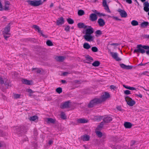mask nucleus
<instances>
[{
  "mask_svg": "<svg viewBox=\"0 0 149 149\" xmlns=\"http://www.w3.org/2000/svg\"><path fill=\"white\" fill-rule=\"evenodd\" d=\"M126 1L127 3L130 4L132 3V0H125Z\"/></svg>",
  "mask_w": 149,
  "mask_h": 149,
  "instance_id": "61",
  "label": "nucleus"
},
{
  "mask_svg": "<svg viewBox=\"0 0 149 149\" xmlns=\"http://www.w3.org/2000/svg\"><path fill=\"white\" fill-rule=\"evenodd\" d=\"M38 32L40 34V35L43 37L47 38L48 36L47 35H45L44 34H43L42 33V31L40 30V29L38 31Z\"/></svg>",
  "mask_w": 149,
  "mask_h": 149,
  "instance_id": "39",
  "label": "nucleus"
},
{
  "mask_svg": "<svg viewBox=\"0 0 149 149\" xmlns=\"http://www.w3.org/2000/svg\"><path fill=\"white\" fill-rule=\"evenodd\" d=\"M18 77V74L16 72H13L12 73V78H13L14 79H15L17 77Z\"/></svg>",
  "mask_w": 149,
  "mask_h": 149,
  "instance_id": "33",
  "label": "nucleus"
},
{
  "mask_svg": "<svg viewBox=\"0 0 149 149\" xmlns=\"http://www.w3.org/2000/svg\"><path fill=\"white\" fill-rule=\"evenodd\" d=\"M3 6L1 3V2L0 1V11H3Z\"/></svg>",
  "mask_w": 149,
  "mask_h": 149,
  "instance_id": "56",
  "label": "nucleus"
},
{
  "mask_svg": "<svg viewBox=\"0 0 149 149\" xmlns=\"http://www.w3.org/2000/svg\"><path fill=\"white\" fill-rule=\"evenodd\" d=\"M33 134L35 136H36L38 135L37 131L35 130L33 131Z\"/></svg>",
  "mask_w": 149,
  "mask_h": 149,
  "instance_id": "57",
  "label": "nucleus"
},
{
  "mask_svg": "<svg viewBox=\"0 0 149 149\" xmlns=\"http://www.w3.org/2000/svg\"><path fill=\"white\" fill-rule=\"evenodd\" d=\"M97 15V16H98L100 17H101L102 16H106V15L105 14L103 13H100L99 12H98Z\"/></svg>",
  "mask_w": 149,
  "mask_h": 149,
  "instance_id": "44",
  "label": "nucleus"
},
{
  "mask_svg": "<svg viewBox=\"0 0 149 149\" xmlns=\"http://www.w3.org/2000/svg\"><path fill=\"white\" fill-rule=\"evenodd\" d=\"M97 18V15L95 13H91L89 16L90 20L92 22L95 21Z\"/></svg>",
  "mask_w": 149,
  "mask_h": 149,
  "instance_id": "13",
  "label": "nucleus"
},
{
  "mask_svg": "<svg viewBox=\"0 0 149 149\" xmlns=\"http://www.w3.org/2000/svg\"><path fill=\"white\" fill-rule=\"evenodd\" d=\"M123 86L126 89H129V90H132V91H133V90H136V88H135L134 87H130V86H126V85H123Z\"/></svg>",
  "mask_w": 149,
  "mask_h": 149,
  "instance_id": "27",
  "label": "nucleus"
},
{
  "mask_svg": "<svg viewBox=\"0 0 149 149\" xmlns=\"http://www.w3.org/2000/svg\"><path fill=\"white\" fill-rule=\"evenodd\" d=\"M102 116H95V119L98 121H100L102 119Z\"/></svg>",
  "mask_w": 149,
  "mask_h": 149,
  "instance_id": "41",
  "label": "nucleus"
},
{
  "mask_svg": "<svg viewBox=\"0 0 149 149\" xmlns=\"http://www.w3.org/2000/svg\"><path fill=\"white\" fill-rule=\"evenodd\" d=\"M117 11L119 13L122 17H127V13L124 10H122L119 8L117 10Z\"/></svg>",
  "mask_w": 149,
  "mask_h": 149,
  "instance_id": "8",
  "label": "nucleus"
},
{
  "mask_svg": "<svg viewBox=\"0 0 149 149\" xmlns=\"http://www.w3.org/2000/svg\"><path fill=\"white\" fill-rule=\"evenodd\" d=\"M29 119L31 121H35L36 120L38 119V117L37 116L35 115L31 116Z\"/></svg>",
  "mask_w": 149,
  "mask_h": 149,
  "instance_id": "29",
  "label": "nucleus"
},
{
  "mask_svg": "<svg viewBox=\"0 0 149 149\" xmlns=\"http://www.w3.org/2000/svg\"><path fill=\"white\" fill-rule=\"evenodd\" d=\"M112 120V118L111 117L107 116L104 117L103 119V120L104 123H108L110 122Z\"/></svg>",
  "mask_w": 149,
  "mask_h": 149,
  "instance_id": "17",
  "label": "nucleus"
},
{
  "mask_svg": "<svg viewBox=\"0 0 149 149\" xmlns=\"http://www.w3.org/2000/svg\"><path fill=\"white\" fill-rule=\"evenodd\" d=\"M136 48L137 49H135L134 51V53L143 54L146 53L147 55H149V45L139 44L137 45Z\"/></svg>",
  "mask_w": 149,
  "mask_h": 149,
  "instance_id": "3",
  "label": "nucleus"
},
{
  "mask_svg": "<svg viewBox=\"0 0 149 149\" xmlns=\"http://www.w3.org/2000/svg\"><path fill=\"white\" fill-rule=\"evenodd\" d=\"M95 33L96 34L95 36L97 37L101 35L102 34V33L101 30H98L95 31Z\"/></svg>",
  "mask_w": 149,
  "mask_h": 149,
  "instance_id": "32",
  "label": "nucleus"
},
{
  "mask_svg": "<svg viewBox=\"0 0 149 149\" xmlns=\"http://www.w3.org/2000/svg\"><path fill=\"white\" fill-rule=\"evenodd\" d=\"M112 18L113 19H115L116 20H119V21H121V19H119L118 17L116 16H112Z\"/></svg>",
  "mask_w": 149,
  "mask_h": 149,
  "instance_id": "54",
  "label": "nucleus"
},
{
  "mask_svg": "<svg viewBox=\"0 0 149 149\" xmlns=\"http://www.w3.org/2000/svg\"><path fill=\"white\" fill-rule=\"evenodd\" d=\"M15 132L19 136H24V141H26L28 139L26 136L24 135L27 131V129L24 126L16 127L15 130Z\"/></svg>",
  "mask_w": 149,
  "mask_h": 149,
  "instance_id": "4",
  "label": "nucleus"
},
{
  "mask_svg": "<svg viewBox=\"0 0 149 149\" xmlns=\"http://www.w3.org/2000/svg\"><path fill=\"white\" fill-rule=\"evenodd\" d=\"M144 6L149 7V3L148 1H145L143 3Z\"/></svg>",
  "mask_w": 149,
  "mask_h": 149,
  "instance_id": "51",
  "label": "nucleus"
},
{
  "mask_svg": "<svg viewBox=\"0 0 149 149\" xmlns=\"http://www.w3.org/2000/svg\"><path fill=\"white\" fill-rule=\"evenodd\" d=\"M70 103L71 102L69 100L65 102L62 105L61 104L60 107L62 109L70 108Z\"/></svg>",
  "mask_w": 149,
  "mask_h": 149,
  "instance_id": "10",
  "label": "nucleus"
},
{
  "mask_svg": "<svg viewBox=\"0 0 149 149\" xmlns=\"http://www.w3.org/2000/svg\"><path fill=\"white\" fill-rule=\"evenodd\" d=\"M85 14L84 11L82 10H79L78 12V14L79 16H82Z\"/></svg>",
  "mask_w": 149,
  "mask_h": 149,
  "instance_id": "34",
  "label": "nucleus"
},
{
  "mask_svg": "<svg viewBox=\"0 0 149 149\" xmlns=\"http://www.w3.org/2000/svg\"><path fill=\"white\" fill-rule=\"evenodd\" d=\"M65 22L64 18L63 17H61L56 20V25H62L64 24Z\"/></svg>",
  "mask_w": 149,
  "mask_h": 149,
  "instance_id": "12",
  "label": "nucleus"
},
{
  "mask_svg": "<svg viewBox=\"0 0 149 149\" xmlns=\"http://www.w3.org/2000/svg\"><path fill=\"white\" fill-rule=\"evenodd\" d=\"M26 91L27 92H28L30 93L29 96H30L31 95L30 94L34 92L30 88H28L26 89Z\"/></svg>",
  "mask_w": 149,
  "mask_h": 149,
  "instance_id": "45",
  "label": "nucleus"
},
{
  "mask_svg": "<svg viewBox=\"0 0 149 149\" xmlns=\"http://www.w3.org/2000/svg\"><path fill=\"white\" fill-rule=\"evenodd\" d=\"M97 23L100 26L102 27L105 25V22L103 19L100 18L98 20Z\"/></svg>",
  "mask_w": 149,
  "mask_h": 149,
  "instance_id": "16",
  "label": "nucleus"
},
{
  "mask_svg": "<svg viewBox=\"0 0 149 149\" xmlns=\"http://www.w3.org/2000/svg\"><path fill=\"white\" fill-rule=\"evenodd\" d=\"M56 120L55 119H54L52 118H47V123L48 124H55V123Z\"/></svg>",
  "mask_w": 149,
  "mask_h": 149,
  "instance_id": "19",
  "label": "nucleus"
},
{
  "mask_svg": "<svg viewBox=\"0 0 149 149\" xmlns=\"http://www.w3.org/2000/svg\"><path fill=\"white\" fill-rule=\"evenodd\" d=\"M5 5L6 6L7 5H10V3L9 1H5L4 2Z\"/></svg>",
  "mask_w": 149,
  "mask_h": 149,
  "instance_id": "55",
  "label": "nucleus"
},
{
  "mask_svg": "<svg viewBox=\"0 0 149 149\" xmlns=\"http://www.w3.org/2000/svg\"><path fill=\"white\" fill-rule=\"evenodd\" d=\"M32 27L34 28L36 31H38L40 29V27L36 25H32Z\"/></svg>",
  "mask_w": 149,
  "mask_h": 149,
  "instance_id": "43",
  "label": "nucleus"
},
{
  "mask_svg": "<svg viewBox=\"0 0 149 149\" xmlns=\"http://www.w3.org/2000/svg\"><path fill=\"white\" fill-rule=\"evenodd\" d=\"M100 64V62L99 61H95L92 63V65L93 66L96 67L99 66Z\"/></svg>",
  "mask_w": 149,
  "mask_h": 149,
  "instance_id": "26",
  "label": "nucleus"
},
{
  "mask_svg": "<svg viewBox=\"0 0 149 149\" xmlns=\"http://www.w3.org/2000/svg\"><path fill=\"white\" fill-rule=\"evenodd\" d=\"M96 135L99 137H101L102 136V133L100 131V130L95 131Z\"/></svg>",
  "mask_w": 149,
  "mask_h": 149,
  "instance_id": "31",
  "label": "nucleus"
},
{
  "mask_svg": "<svg viewBox=\"0 0 149 149\" xmlns=\"http://www.w3.org/2000/svg\"><path fill=\"white\" fill-rule=\"evenodd\" d=\"M84 48L86 49H88L91 47V45L87 42H85L83 45Z\"/></svg>",
  "mask_w": 149,
  "mask_h": 149,
  "instance_id": "24",
  "label": "nucleus"
},
{
  "mask_svg": "<svg viewBox=\"0 0 149 149\" xmlns=\"http://www.w3.org/2000/svg\"><path fill=\"white\" fill-rule=\"evenodd\" d=\"M131 24L133 26H136L139 25L138 22L134 20H133L131 22Z\"/></svg>",
  "mask_w": 149,
  "mask_h": 149,
  "instance_id": "35",
  "label": "nucleus"
},
{
  "mask_svg": "<svg viewBox=\"0 0 149 149\" xmlns=\"http://www.w3.org/2000/svg\"><path fill=\"white\" fill-rule=\"evenodd\" d=\"M149 73L148 72V71H145V72H143V73H140L139 74V75H147V76H148V75L146 73Z\"/></svg>",
  "mask_w": 149,
  "mask_h": 149,
  "instance_id": "53",
  "label": "nucleus"
},
{
  "mask_svg": "<svg viewBox=\"0 0 149 149\" xmlns=\"http://www.w3.org/2000/svg\"><path fill=\"white\" fill-rule=\"evenodd\" d=\"M47 45L48 46H52L53 45L52 42L50 40H48L46 41Z\"/></svg>",
  "mask_w": 149,
  "mask_h": 149,
  "instance_id": "40",
  "label": "nucleus"
},
{
  "mask_svg": "<svg viewBox=\"0 0 149 149\" xmlns=\"http://www.w3.org/2000/svg\"><path fill=\"white\" fill-rule=\"evenodd\" d=\"M13 24L11 22L9 23L6 27L4 28V31H3V35L6 34V35H10L8 33L10 31V25Z\"/></svg>",
  "mask_w": 149,
  "mask_h": 149,
  "instance_id": "7",
  "label": "nucleus"
},
{
  "mask_svg": "<svg viewBox=\"0 0 149 149\" xmlns=\"http://www.w3.org/2000/svg\"><path fill=\"white\" fill-rule=\"evenodd\" d=\"M3 10H9V6H7L5 5L4 8Z\"/></svg>",
  "mask_w": 149,
  "mask_h": 149,
  "instance_id": "60",
  "label": "nucleus"
},
{
  "mask_svg": "<svg viewBox=\"0 0 149 149\" xmlns=\"http://www.w3.org/2000/svg\"><path fill=\"white\" fill-rule=\"evenodd\" d=\"M132 125V123L128 122H125L124 123V126L126 128H130Z\"/></svg>",
  "mask_w": 149,
  "mask_h": 149,
  "instance_id": "18",
  "label": "nucleus"
},
{
  "mask_svg": "<svg viewBox=\"0 0 149 149\" xmlns=\"http://www.w3.org/2000/svg\"><path fill=\"white\" fill-rule=\"evenodd\" d=\"M38 32L40 34V35L43 37L47 38L48 36L47 35H45L44 34H43L42 33V31L40 30V29L38 31Z\"/></svg>",
  "mask_w": 149,
  "mask_h": 149,
  "instance_id": "38",
  "label": "nucleus"
},
{
  "mask_svg": "<svg viewBox=\"0 0 149 149\" xmlns=\"http://www.w3.org/2000/svg\"><path fill=\"white\" fill-rule=\"evenodd\" d=\"M67 20L68 23L69 24H73L74 21L73 19L70 18H68L67 19Z\"/></svg>",
  "mask_w": 149,
  "mask_h": 149,
  "instance_id": "36",
  "label": "nucleus"
},
{
  "mask_svg": "<svg viewBox=\"0 0 149 149\" xmlns=\"http://www.w3.org/2000/svg\"><path fill=\"white\" fill-rule=\"evenodd\" d=\"M116 109L120 111H122L123 110V109H121V107L119 106H118L117 107Z\"/></svg>",
  "mask_w": 149,
  "mask_h": 149,
  "instance_id": "59",
  "label": "nucleus"
},
{
  "mask_svg": "<svg viewBox=\"0 0 149 149\" xmlns=\"http://www.w3.org/2000/svg\"><path fill=\"white\" fill-rule=\"evenodd\" d=\"M3 84H4L5 86H7V87L8 86H10L8 82H7L6 81H5V83L4 82V83Z\"/></svg>",
  "mask_w": 149,
  "mask_h": 149,
  "instance_id": "64",
  "label": "nucleus"
},
{
  "mask_svg": "<svg viewBox=\"0 0 149 149\" xmlns=\"http://www.w3.org/2000/svg\"><path fill=\"white\" fill-rule=\"evenodd\" d=\"M69 74V73L68 72H63L62 73V75L63 76H65L67 74Z\"/></svg>",
  "mask_w": 149,
  "mask_h": 149,
  "instance_id": "58",
  "label": "nucleus"
},
{
  "mask_svg": "<svg viewBox=\"0 0 149 149\" xmlns=\"http://www.w3.org/2000/svg\"><path fill=\"white\" fill-rule=\"evenodd\" d=\"M110 88L111 90L113 89L114 90H115V89L116 88V87L115 86L111 85L110 86Z\"/></svg>",
  "mask_w": 149,
  "mask_h": 149,
  "instance_id": "52",
  "label": "nucleus"
},
{
  "mask_svg": "<svg viewBox=\"0 0 149 149\" xmlns=\"http://www.w3.org/2000/svg\"><path fill=\"white\" fill-rule=\"evenodd\" d=\"M110 97V95L109 93L105 92L104 94L102 95L99 98H95L91 100L88 105V107L89 108H93L95 106L101 103Z\"/></svg>",
  "mask_w": 149,
  "mask_h": 149,
  "instance_id": "2",
  "label": "nucleus"
},
{
  "mask_svg": "<svg viewBox=\"0 0 149 149\" xmlns=\"http://www.w3.org/2000/svg\"><path fill=\"white\" fill-rule=\"evenodd\" d=\"M77 26L79 29H85L83 30L82 33L85 34L83 37L86 41L91 42L93 40L94 37L92 34L94 32V30L91 26L86 25L84 23L79 22L77 24Z\"/></svg>",
  "mask_w": 149,
  "mask_h": 149,
  "instance_id": "1",
  "label": "nucleus"
},
{
  "mask_svg": "<svg viewBox=\"0 0 149 149\" xmlns=\"http://www.w3.org/2000/svg\"><path fill=\"white\" fill-rule=\"evenodd\" d=\"M27 56V54H19V56H21L23 58H25V57H26Z\"/></svg>",
  "mask_w": 149,
  "mask_h": 149,
  "instance_id": "50",
  "label": "nucleus"
},
{
  "mask_svg": "<svg viewBox=\"0 0 149 149\" xmlns=\"http://www.w3.org/2000/svg\"><path fill=\"white\" fill-rule=\"evenodd\" d=\"M22 82L23 84L30 85H32L33 84V81L32 80H28L26 79H22Z\"/></svg>",
  "mask_w": 149,
  "mask_h": 149,
  "instance_id": "11",
  "label": "nucleus"
},
{
  "mask_svg": "<svg viewBox=\"0 0 149 149\" xmlns=\"http://www.w3.org/2000/svg\"><path fill=\"white\" fill-rule=\"evenodd\" d=\"M102 6L105 7L104 9L107 10L109 8L108 5L107 4L106 0H102Z\"/></svg>",
  "mask_w": 149,
  "mask_h": 149,
  "instance_id": "23",
  "label": "nucleus"
},
{
  "mask_svg": "<svg viewBox=\"0 0 149 149\" xmlns=\"http://www.w3.org/2000/svg\"><path fill=\"white\" fill-rule=\"evenodd\" d=\"M77 122L79 123H85L88 122V120L85 118H79L77 120Z\"/></svg>",
  "mask_w": 149,
  "mask_h": 149,
  "instance_id": "22",
  "label": "nucleus"
},
{
  "mask_svg": "<svg viewBox=\"0 0 149 149\" xmlns=\"http://www.w3.org/2000/svg\"><path fill=\"white\" fill-rule=\"evenodd\" d=\"M124 94L126 95L131 94V91L129 90H126L124 91Z\"/></svg>",
  "mask_w": 149,
  "mask_h": 149,
  "instance_id": "47",
  "label": "nucleus"
},
{
  "mask_svg": "<svg viewBox=\"0 0 149 149\" xmlns=\"http://www.w3.org/2000/svg\"><path fill=\"white\" fill-rule=\"evenodd\" d=\"M61 117L63 120H65L67 119V117L65 115V114L64 112H61Z\"/></svg>",
  "mask_w": 149,
  "mask_h": 149,
  "instance_id": "30",
  "label": "nucleus"
},
{
  "mask_svg": "<svg viewBox=\"0 0 149 149\" xmlns=\"http://www.w3.org/2000/svg\"><path fill=\"white\" fill-rule=\"evenodd\" d=\"M56 92L58 94H60L62 92V89L61 87H58L56 89Z\"/></svg>",
  "mask_w": 149,
  "mask_h": 149,
  "instance_id": "37",
  "label": "nucleus"
},
{
  "mask_svg": "<svg viewBox=\"0 0 149 149\" xmlns=\"http://www.w3.org/2000/svg\"><path fill=\"white\" fill-rule=\"evenodd\" d=\"M110 54L112 57L116 61H119L121 60V59L118 57V54L117 53L111 52Z\"/></svg>",
  "mask_w": 149,
  "mask_h": 149,
  "instance_id": "9",
  "label": "nucleus"
},
{
  "mask_svg": "<svg viewBox=\"0 0 149 149\" xmlns=\"http://www.w3.org/2000/svg\"><path fill=\"white\" fill-rule=\"evenodd\" d=\"M4 83V80L2 77L0 76V84L2 85Z\"/></svg>",
  "mask_w": 149,
  "mask_h": 149,
  "instance_id": "49",
  "label": "nucleus"
},
{
  "mask_svg": "<svg viewBox=\"0 0 149 149\" xmlns=\"http://www.w3.org/2000/svg\"><path fill=\"white\" fill-rule=\"evenodd\" d=\"M104 123V122H101L100 123V125L97 126L96 128V130H100L101 128L103 127Z\"/></svg>",
  "mask_w": 149,
  "mask_h": 149,
  "instance_id": "25",
  "label": "nucleus"
},
{
  "mask_svg": "<svg viewBox=\"0 0 149 149\" xmlns=\"http://www.w3.org/2000/svg\"><path fill=\"white\" fill-rule=\"evenodd\" d=\"M6 34H4L3 35V37L6 40H7V38L10 37L9 36H7L5 35Z\"/></svg>",
  "mask_w": 149,
  "mask_h": 149,
  "instance_id": "63",
  "label": "nucleus"
},
{
  "mask_svg": "<svg viewBox=\"0 0 149 149\" xmlns=\"http://www.w3.org/2000/svg\"><path fill=\"white\" fill-rule=\"evenodd\" d=\"M70 26L68 25H67L66 26L65 28L64 29V30L66 32H68L70 30Z\"/></svg>",
  "mask_w": 149,
  "mask_h": 149,
  "instance_id": "46",
  "label": "nucleus"
},
{
  "mask_svg": "<svg viewBox=\"0 0 149 149\" xmlns=\"http://www.w3.org/2000/svg\"><path fill=\"white\" fill-rule=\"evenodd\" d=\"M47 0H43L42 1L41 0H28L26 1L29 5L33 7H37L42 5L43 2H45Z\"/></svg>",
  "mask_w": 149,
  "mask_h": 149,
  "instance_id": "5",
  "label": "nucleus"
},
{
  "mask_svg": "<svg viewBox=\"0 0 149 149\" xmlns=\"http://www.w3.org/2000/svg\"><path fill=\"white\" fill-rule=\"evenodd\" d=\"M149 24V22H148L144 21L140 24V27L145 28L147 27Z\"/></svg>",
  "mask_w": 149,
  "mask_h": 149,
  "instance_id": "21",
  "label": "nucleus"
},
{
  "mask_svg": "<svg viewBox=\"0 0 149 149\" xmlns=\"http://www.w3.org/2000/svg\"><path fill=\"white\" fill-rule=\"evenodd\" d=\"M86 58V60L87 61H88L91 63L93 61V58L89 56L88 55H87L85 57Z\"/></svg>",
  "mask_w": 149,
  "mask_h": 149,
  "instance_id": "28",
  "label": "nucleus"
},
{
  "mask_svg": "<svg viewBox=\"0 0 149 149\" xmlns=\"http://www.w3.org/2000/svg\"><path fill=\"white\" fill-rule=\"evenodd\" d=\"M120 66L123 69H125L126 70L131 69L133 67V66L132 65H127L123 63L120 64Z\"/></svg>",
  "mask_w": 149,
  "mask_h": 149,
  "instance_id": "15",
  "label": "nucleus"
},
{
  "mask_svg": "<svg viewBox=\"0 0 149 149\" xmlns=\"http://www.w3.org/2000/svg\"><path fill=\"white\" fill-rule=\"evenodd\" d=\"M21 95L20 94H15L14 95V97L15 98L17 99L20 97Z\"/></svg>",
  "mask_w": 149,
  "mask_h": 149,
  "instance_id": "48",
  "label": "nucleus"
},
{
  "mask_svg": "<svg viewBox=\"0 0 149 149\" xmlns=\"http://www.w3.org/2000/svg\"><path fill=\"white\" fill-rule=\"evenodd\" d=\"M65 58L66 57L65 56H57V57L56 58V59L58 61L62 62L63 61Z\"/></svg>",
  "mask_w": 149,
  "mask_h": 149,
  "instance_id": "20",
  "label": "nucleus"
},
{
  "mask_svg": "<svg viewBox=\"0 0 149 149\" xmlns=\"http://www.w3.org/2000/svg\"><path fill=\"white\" fill-rule=\"evenodd\" d=\"M91 50L93 52H97L98 51V48L96 47H93L91 48Z\"/></svg>",
  "mask_w": 149,
  "mask_h": 149,
  "instance_id": "42",
  "label": "nucleus"
},
{
  "mask_svg": "<svg viewBox=\"0 0 149 149\" xmlns=\"http://www.w3.org/2000/svg\"><path fill=\"white\" fill-rule=\"evenodd\" d=\"M125 101L127 104L130 107H132L135 104L136 102L129 96H126L125 97Z\"/></svg>",
  "mask_w": 149,
  "mask_h": 149,
  "instance_id": "6",
  "label": "nucleus"
},
{
  "mask_svg": "<svg viewBox=\"0 0 149 149\" xmlns=\"http://www.w3.org/2000/svg\"><path fill=\"white\" fill-rule=\"evenodd\" d=\"M81 139L83 141H89L90 140V136L88 135L85 134L81 136Z\"/></svg>",
  "mask_w": 149,
  "mask_h": 149,
  "instance_id": "14",
  "label": "nucleus"
},
{
  "mask_svg": "<svg viewBox=\"0 0 149 149\" xmlns=\"http://www.w3.org/2000/svg\"><path fill=\"white\" fill-rule=\"evenodd\" d=\"M135 96H138L140 97V98H142L143 96L140 93L139 94H135Z\"/></svg>",
  "mask_w": 149,
  "mask_h": 149,
  "instance_id": "62",
  "label": "nucleus"
}]
</instances>
